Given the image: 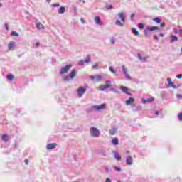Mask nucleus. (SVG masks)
Here are the masks:
<instances>
[{
	"label": "nucleus",
	"mask_w": 182,
	"mask_h": 182,
	"mask_svg": "<svg viewBox=\"0 0 182 182\" xmlns=\"http://www.w3.org/2000/svg\"><path fill=\"white\" fill-rule=\"evenodd\" d=\"M11 36H19V33H18L16 31L11 32Z\"/></svg>",
	"instance_id": "obj_37"
},
{
	"label": "nucleus",
	"mask_w": 182,
	"mask_h": 182,
	"mask_svg": "<svg viewBox=\"0 0 182 182\" xmlns=\"http://www.w3.org/2000/svg\"><path fill=\"white\" fill-rule=\"evenodd\" d=\"M76 76H77V70L73 69L70 73V75L64 77L63 80L64 82H70V80H73Z\"/></svg>",
	"instance_id": "obj_1"
},
{
	"label": "nucleus",
	"mask_w": 182,
	"mask_h": 182,
	"mask_svg": "<svg viewBox=\"0 0 182 182\" xmlns=\"http://www.w3.org/2000/svg\"><path fill=\"white\" fill-rule=\"evenodd\" d=\"M56 146H58L56 143L48 144L46 146V149L47 150H53V149H56Z\"/></svg>",
	"instance_id": "obj_12"
},
{
	"label": "nucleus",
	"mask_w": 182,
	"mask_h": 182,
	"mask_svg": "<svg viewBox=\"0 0 182 182\" xmlns=\"http://www.w3.org/2000/svg\"><path fill=\"white\" fill-rule=\"evenodd\" d=\"M178 79H182V74H179L176 76Z\"/></svg>",
	"instance_id": "obj_47"
},
{
	"label": "nucleus",
	"mask_w": 182,
	"mask_h": 182,
	"mask_svg": "<svg viewBox=\"0 0 182 182\" xmlns=\"http://www.w3.org/2000/svg\"><path fill=\"white\" fill-rule=\"evenodd\" d=\"M132 33H134V35H136V36L139 35V31L136 28H132Z\"/></svg>",
	"instance_id": "obj_29"
},
{
	"label": "nucleus",
	"mask_w": 182,
	"mask_h": 182,
	"mask_svg": "<svg viewBox=\"0 0 182 182\" xmlns=\"http://www.w3.org/2000/svg\"><path fill=\"white\" fill-rule=\"evenodd\" d=\"M120 90L123 92V93L128 95V96H132V93L129 92V88H127V87L121 86Z\"/></svg>",
	"instance_id": "obj_11"
},
{
	"label": "nucleus",
	"mask_w": 182,
	"mask_h": 182,
	"mask_svg": "<svg viewBox=\"0 0 182 182\" xmlns=\"http://www.w3.org/2000/svg\"><path fill=\"white\" fill-rule=\"evenodd\" d=\"M160 36H161V38L164 37V33H161Z\"/></svg>",
	"instance_id": "obj_57"
},
{
	"label": "nucleus",
	"mask_w": 182,
	"mask_h": 182,
	"mask_svg": "<svg viewBox=\"0 0 182 182\" xmlns=\"http://www.w3.org/2000/svg\"><path fill=\"white\" fill-rule=\"evenodd\" d=\"M96 79L97 80H99L100 82H101V80H102L103 79V77L102 75H97Z\"/></svg>",
	"instance_id": "obj_35"
},
{
	"label": "nucleus",
	"mask_w": 182,
	"mask_h": 182,
	"mask_svg": "<svg viewBox=\"0 0 182 182\" xmlns=\"http://www.w3.org/2000/svg\"><path fill=\"white\" fill-rule=\"evenodd\" d=\"M5 28L6 29V31H9V26H8V23L5 24Z\"/></svg>",
	"instance_id": "obj_46"
},
{
	"label": "nucleus",
	"mask_w": 182,
	"mask_h": 182,
	"mask_svg": "<svg viewBox=\"0 0 182 182\" xmlns=\"http://www.w3.org/2000/svg\"><path fill=\"white\" fill-rule=\"evenodd\" d=\"M115 25H117V26H122V27L124 26V24H123L122 21H120L119 20H117L115 21Z\"/></svg>",
	"instance_id": "obj_26"
},
{
	"label": "nucleus",
	"mask_w": 182,
	"mask_h": 182,
	"mask_svg": "<svg viewBox=\"0 0 182 182\" xmlns=\"http://www.w3.org/2000/svg\"><path fill=\"white\" fill-rule=\"evenodd\" d=\"M24 163H25V164H26V166H28V164H29V160L25 159Z\"/></svg>",
	"instance_id": "obj_44"
},
{
	"label": "nucleus",
	"mask_w": 182,
	"mask_h": 182,
	"mask_svg": "<svg viewBox=\"0 0 182 182\" xmlns=\"http://www.w3.org/2000/svg\"><path fill=\"white\" fill-rule=\"evenodd\" d=\"M65 6H61L58 10V14H65Z\"/></svg>",
	"instance_id": "obj_27"
},
{
	"label": "nucleus",
	"mask_w": 182,
	"mask_h": 182,
	"mask_svg": "<svg viewBox=\"0 0 182 182\" xmlns=\"http://www.w3.org/2000/svg\"><path fill=\"white\" fill-rule=\"evenodd\" d=\"M105 83H107V85H110V83H112V81L107 80L105 82Z\"/></svg>",
	"instance_id": "obj_50"
},
{
	"label": "nucleus",
	"mask_w": 182,
	"mask_h": 182,
	"mask_svg": "<svg viewBox=\"0 0 182 182\" xmlns=\"http://www.w3.org/2000/svg\"><path fill=\"white\" fill-rule=\"evenodd\" d=\"M135 100L134 97H129L127 100L125 101V105L127 106H132V107H134V106H136V103L134 102Z\"/></svg>",
	"instance_id": "obj_5"
},
{
	"label": "nucleus",
	"mask_w": 182,
	"mask_h": 182,
	"mask_svg": "<svg viewBox=\"0 0 182 182\" xmlns=\"http://www.w3.org/2000/svg\"><path fill=\"white\" fill-rule=\"evenodd\" d=\"M114 159L117 160V161H120L122 160V156L119 154V152L114 151Z\"/></svg>",
	"instance_id": "obj_17"
},
{
	"label": "nucleus",
	"mask_w": 182,
	"mask_h": 182,
	"mask_svg": "<svg viewBox=\"0 0 182 182\" xmlns=\"http://www.w3.org/2000/svg\"><path fill=\"white\" fill-rule=\"evenodd\" d=\"M111 90H114V88H112Z\"/></svg>",
	"instance_id": "obj_64"
},
{
	"label": "nucleus",
	"mask_w": 182,
	"mask_h": 182,
	"mask_svg": "<svg viewBox=\"0 0 182 182\" xmlns=\"http://www.w3.org/2000/svg\"><path fill=\"white\" fill-rule=\"evenodd\" d=\"M130 18H131V20L133 21V18H134V13H132V14L130 15Z\"/></svg>",
	"instance_id": "obj_45"
},
{
	"label": "nucleus",
	"mask_w": 182,
	"mask_h": 182,
	"mask_svg": "<svg viewBox=\"0 0 182 182\" xmlns=\"http://www.w3.org/2000/svg\"><path fill=\"white\" fill-rule=\"evenodd\" d=\"M72 69V64H68L62 67L60 70V75H66Z\"/></svg>",
	"instance_id": "obj_2"
},
{
	"label": "nucleus",
	"mask_w": 182,
	"mask_h": 182,
	"mask_svg": "<svg viewBox=\"0 0 182 182\" xmlns=\"http://www.w3.org/2000/svg\"><path fill=\"white\" fill-rule=\"evenodd\" d=\"M178 41V37L177 36L171 35V39H170V43H173V42H176Z\"/></svg>",
	"instance_id": "obj_18"
},
{
	"label": "nucleus",
	"mask_w": 182,
	"mask_h": 182,
	"mask_svg": "<svg viewBox=\"0 0 182 182\" xmlns=\"http://www.w3.org/2000/svg\"><path fill=\"white\" fill-rule=\"evenodd\" d=\"M94 21L96 25H99V26H103V22H102V21L100 20V16H96L94 18Z\"/></svg>",
	"instance_id": "obj_8"
},
{
	"label": "nucleus",
	"mask_w": 182,
	"mask_h": 182,
	"mask_svg": "<svg viewBox=\"0 0 182 182\" xmlns=\"http://www.w3.org/2000/svg\"><path fill=\"white\" fill-rule=\"evenodd\" d=\"M159 30V27L157 26H148L147 31H149V32H153V31H157Z\"/></svg>",
	"instance_id": "obj_21"
},
{
	"label": "nucleus",
	"mask_w": 182,
	"mask_h": 182,
	"mask_svg": "<svg viewBox=\"0 0 182 182\" xmlns=\"http://www.w3.org/2000/svg\"><path fill=\"white\" fill-rule=\"evenodd\" d=\"M105 107H106V105L102 104L100 105H93L92 109H94V110H96V112H99V110H103Z\"/></svg>",
	"instance_id": "obj_7"
},
{
	"label": "nucleus",
	"mask_w": 182,
	"mask_h": 182,
	"mask_svg": "<svg viewBox=\"0 0 182 182\" xmlns=\"http://www.w3.org/2000/svg\"><path fill=\"white\" fill-rule=\"evenodd\" d=\"M178 32V30H177V28H175V29H174V33H177Z\"/></svg>",
	"instance_id": "obj_54"
},
{
	"label": "nucleus",
	"mask_w": 182,
	"mask_h": 182,
	"mask_svg": "<svg viewBox=\"0 0 182 182\" xmlns=\"http://www.w3.org/2000/svg\"><path fill=\"white\" fill-rule=\"evenodd\" d=\"M167 80L169 82V83L168 84V87H170V86H171V82H173L172 81H171V77H169V78H168L167 79Z\"/></svg>",
	"instance_id": "obj_39"
},
{
	"label": "nucleus",
	"mask_w": 182,
	"mask_h": 182,
	"mask_svg": "<svg viewBox=\"0 0 182 182\" xmlns=\"http://www.w3.org/2000/svg\"><path fill=\"white\" fill-rule=\"evenodd\" d=\"M137 58L139 60H141V62H146V60H147V57L146 56H142L141 54H140V53H137Z\"/></svg>",
	"instance_id": "obj_14"
},
{
	"label": "nucleus",
	"mask_w": 182,
	"mask_h": 182,
	"mask_svg": "<svg viewBox=\"0 0 182 182\" xmlns=\"http://www.w3.org/2000/svg\"><path fill=\"white\" fill-rule=\"evenodd\" d=\"M84 64H85V60H80L78 62V66H83Z\"/></svg>",
	"instance_id": "obj_34"
},
{
	"label": "nucleus",
	"mask_w": 182,
	"mask_h": 182,
	"mask_svg": "<svg viewBox=\"0 0 182 182\" xmlns=\"http://www.w3.org/2000/svg\"><path fill=\"white\" fill-rule=\"evenodd\" d=\"M172 87L173 88V89H177V87L176 86V85H172Z\"/></svg>",
	"instance_id": "obj_56"
},
{
	"label": "nucleus",
	"mask_w": 182,
	"mask_h": 182,
	"mask_svg": "<svg viewBox=\"0 0 182 182\" xmlns=\"http://www.w3.org/2000/svg\"><path fill=\"white\" fill-rule=\"evenodd\" d=\"M52 0H47V2H50Z\"/></svg>",
	"instance_id": "obj_61"
},
{
	"label": "nucleus",
	"mask_w": 182,
	"mask_h": 182,
	"mask_svg": "<svg viewBox=\"0 0 182 182\" xmlns=\"http://www.w3.org/2000/svg\"><path fill=\"white\" fill-rule=\"evenodd\" d=\"M90 79H91L92 80H95L96 79V77H95V76H93V75H91V76H90Z\"/></svg>",
	"instance_id": "obj_49"
},
{
	"label": "nucleus",
	"mask_w": 182,
	"mask_h": 182,
	"mask_svg": "<svg viewBox=\"0 0 182 182\" xmlns=\"http://www.w3.org/2000/svg\"><path fill=\"white\" fill-rule=\"evenodd\" d=\"M16 46V42H15V41L10 42L8 45L9 50L14 49V48H15Z\"/></svg>",
	"instance_id": "obj_16"
},
{
	"label": "nucleus",
	"mask_w": 182,
	"mask_h": 182,
	"mask_svg": "<svg viewBox=\"0 0 182 182\" xmlns=\"http://www.w3.org/2000/svg\"><path fill=\"white\" fill-rule=\"evenodd\" d=\"M155 114H156V116H159V114H160V112L156 111V112H155Z\"/></svg>",
	"instance_id": "obj_53"
},
{
	"label": "nucleus",
	"mask_w": 182,
	"mask_h": 182,
	"mask_svg": "<svg viewBox=\"0 0 182 182\" xmlns=\"http://www.w3.org/2000/svg\"><path fill=\"white\" fill-rule=\"evenodd\" d=\"M90 60H91L90 55H87L85 57V60H84V62H85V63H89L90 62Z\"/></svg>",
	"instance_id": "obj_24"
},
{
	"label": "nucleus",
	"mask_w": 182,
	"mask_h": 182,
	"mask_svg": "<svg viewBox=\"0 0 182 182\" xmlns=\"http://www.w3.org/2000/svg\"><path fill=\"white\" fill-rule=\"evenodd\" d=\"M137 26L139 29H144V25L141 23H138Z\"/></svg>",
	"instance_id": "obj_32"
},
{
	"label": "nucleus",
	"mask_w": 182,
	"mask_h": 182,
	"mask_svg": "<svg viewBox=\"0 0 182 182\" xmlns=\"http://www.w3.org/2000/svg\"><path fill=\"white\" fill-rule=\"evenodd\" d=\"M14 75H7V79L8 80H10V82H12V80H14Z\"/></svg>",
	"instance_id": "obj_30"
},
{
	"label": "nucleus",
	"mask_w": 182,
	"mask_h": 182,
	"mask_svg": "<svg viewBox=\"0 0 182 182\" xmlns=\"http://www.w3.org/2000/svg\"><path fill=\"white\" fill-rule=\"evenodd\" d=\"M110 43L111 45H114V43H116V38L114 37H112L110 40Z\"/></svg>",
	"instance_id": "obj_31"
},
{
	"label": "nucleus",
	"mask_w": 182,
	"mask_h": 182,
	"mask_svg": "<svg viewBox=\"0 0 182 182\" xmlns=\"http://www.w3.org/2000/svg\"><path fill=\"white\" fill-rule=\"evenodd\" d=\"M127 166H133V158L129 155L126 159Z\"/></svg>",
	"instance_id": "obj_10"
},
{
	"label": "nucleus",
	"mask_w": 182,
	"mask_h": 182,
	"mask_svg": "<svg viewBox=\"0 0 182 182\" xmlns=\"http://www.w3.org/2000/svg\"><path fill=\"white\" fill-rule=\"evenodd\" d=\"M105 182H112V180H110V178H107L105 180Z\"/></svg>",
	"instance_id": "obj_51"
},
{
	"label": "nucleus",
	"mask_w": 182,
	"mask_h": 182,
	"mask_svg": "<svg viewBox=\"0 0 182 182\" xmlns=\"http://www.w3.org/2000/svg\"><path fill=\"white\" fill-rule=\"evenodd\" d=\"M165 26H166V23L164 22L161 23V28H163Z\"/></svg>",
	"instance_id": "obj_48"
},
{
	"label": "nucleus",
	"mask_w": 182,
	"mask_h": 182,
	"mask_svg": "<svg viewBox=\"0 0 182 182\" xmlns=\"http://www.w3.org/2000/svg\"><path fill=\"white\" fill-rule=\"evenodd\" d=\"M154 100V98L153 97H149L147 99H142V103L144 105H146V103H151Z\"/></svg>",
	"instance_id": "obj_13"
},
{
	"label": "nucleus",
	"mask_w": 182,
	"mask_h": 182,
	"mask_svg": "<svg viewBox=\"0 0 182 182\" xmlns=\"http://www.w3.org/2000/svg\"><path fill=\"white\" fill-rule=\"evenodd\" d=\"M178 119L180 122H182V112L178 114Z\"/></svg>",
	"instance_id": "obj_38"
},
{
	"label": "nucleus",
	"mask_w": 182,
	"mask_h": 182,
	"mask_svg": "<svg viewBox=\"0 0 182 182\" xmlns=\"http://www.w3.org/2000/svg\"><path fill=\"white\" fill-rule=\"evenodd\" d=\"M110 87V85H100L98 90L103 92V90H106V89H109Z\"/></svg>",
	"instance_id": "obj_15"
},
{
	"label": "nucleus",
	"mask_w": 182,
	"mask_h": 182,
	"mask_svg": "<svg viewBox=\"0 0 182 182\" xmlns=\"http://www.w3.org/2000/svg\"><path fill=\"white\" fill-rule=\"evenodd\" d=\"M77 93L78 95V97H82L85 93H86V87H80L77 90Z\"/></svg>",
	"instance_id": "obj_6"
},
{
	"label": "nucleus",
	"mask_w": 182,
	"mask_h": 182,
	"mask_svg": "<svg viewBox=\"0 0 182 182\" xmlns=\"http://www.w3.org/2000/svg\"><path fill=\"white\" fill-rule=\"evenodd\" d=\"M117 16L121 19L122 22H126V13L124 12H119L117 14Z\"/></svg>",
	"instance_id": "obj_9"
},
{
	"label": "nucleus",
	"mask_w": 182,
	"mask_h": 182,
	"mask_svg": "<svg viewBox=\"0 0 182 182\" xmlns=\"http://www.w3.org/2000/svg\"><path fill=\"white\" fill-rule=\"evenodd\" d=\"M147 31H149V30L145 31V35L146 36H147Z\"/></svg>",
	"instance_id": "obj_59"
},
{
	"label": "nucleus",
	"mask_w": 182,
	"mask_h": 182,
	"mask_svg": "<svg viewBox=\"0 0 182 182\" xmlns=\"http://www.w3.org/2000/svg\"><path fill=\"white\" fill-rule=\"evenodd\" d=\"M152 21H154V22H156V23H160L161 22V19L159 17L154 18Z\"/></svg>",
	"instance_id": "obj_28"
},
{
	"label": "nucleus",
	"mask_w": 182,
	"mask_h": 182,
	"mask_svg": "<svg viewBox=\"0 0 182 182\" xmlns=\"http://www.w3.org/2000/svg\"><path fill=\"white\" fill-rule=\"evenodd\" d=\"M111 143L112 144H113L114 146H117L119 145V139L117 138H114L111 140Z\"/></svg>",
	"instance_id": "obj_20"
},
{
	"label": "nucleus",
	"mask_w": 182,
	"mask_h": 182,
	"mask_svg": "<svg viewBox=\"0 0 182 182\" xmlns=\"http://www.w3.org/2000/svg\"><path fill=\"white\" fill-rule=\"evenodd\" d=\"M1 6H2V3H0V8H1Z\"/></svg>",
	"instance_id": "obj_62"
},
{
	"label": "nucleus",
	"mask_w": 182,
	"mask_h": 182,
	"mask_svg": "<svg viewBox=\"0 0 182 182\" xmlns=\"http://www.w3.org/2000/svg\"><path fill=\"white\" fill-rule=\"evenodd\" d=\"M117 132V128L113 127L109 130V134H112V136H113L114 133H116Z\"/></svg>",
	"instance_id": "obj_23"
},
{
	"label": "nucleus",
	"mask_w": 182,
	"mask_h": 182,
	"mask_svg": "<svg viewBox=\"0 0 182 182\" xmlns=\"http://www.w3.org/2000/svg\"><path fill=\"white\" fill-rule=\"evenodd\" d=\"M60 4L59 3H55V4H53V6L54 7V8H58V6H60Z\"/></svg>",
	"instance_id": "obj_42"
},
{
	"label": "nucleus",
	"mask_w": 182,
	"mask_h": 182,
	"mask_svg": "<svg viewBox=\"0 0 182 182\" xmlns=\"http://www.w3.org/2000/svg\"><path fill=\"white\" fill-rule=\"evenodd\" d=\"M105 8H106V9H109V10L113 9V6L109 5V4H107V5H105Z\"/></svg>",
	"instance_id": "obj_33"
},
{
	"label": "nucleus",
	"mask_w": 182,
	"mask_h": 182,
	"mask_svg": "<svg viewBox=\"0 0 182 182\" xmlns=\"http://www.w3.org/2000/svg\"><path fill=\"white\" fill-rule=\"evenodd\" d=\"M122 73L124 75V76H126L127 79H128V80H132V77H130V75H129V72L127 68H126V65H122Z\"/></svg>",
	"instance_id": "obj_4"
},
{
	"label": "nucleus",
	"mask_w": 182,
	"mask_h": 182,
	"mask_svg": "<svg viewBox=\"0 0 182 182\" xmlns=\"http://www.w3.org/2000/svg\"><path fill=\"white\" fill-rule=\"evenodd\" d=\"M173 85H174V82H171V86L173 87Z\"/></svg>",
	"instance_id": "obj_60"
},
{
	"label": "nucleus",
	"mask_w": 182,
	"mask_h": 182,
	"mask_svg": "<svg viewBox=\"0 0 182 182\" xmlns=\"http://www.w3.org/2000/svg\"><path fill=\"white\" fill-rule=\"evenodd\" d=\"M177 97H181L182 98V95H178Z\"/></svg>",
	"instance_id": "obj_58"
},
{
	"label": "nucleus",
	"mask_w": 182,
	"mask_h": 182,
	"mask_svg": "<svg viewBox=\"0 0 182 182\" xmlns=\"http://www.w3.org/2000/svg\"><path fill=\"white\" fill-rule=\"evenodd\" d=\"M154 38L157 41L159 39V36L155 35V36H154Z\"/></svg>",
	"instance_id": "obj_52"
},
{
	"label": "nucleus",
	"mask_w": 182,
	"mask_h": 182,
	"mask_svg": "<svg viewBox=\"0 0 182 182\" xmlns=\"http://www.w3.org/2000/svg\"><path fill=\"white\" fill-rule=\"evenodd\" d=\"M36 25L37 29H45V26H43L42 25V23H40V22H36Z\"/></svg>",
	"instance_id": "obj_22"
},
{
	"label": "nucleus",
	"mask_w": 182,
	"mask_h": 182,
	"mask_svg": "<svg viewBox=\"0 0 182 182\" xmlns=\"http://www.w3.org/2000/svg\"><path fill=\"white\" fill-rule=\"evenodd\" d=\"M105 173H107V174H109V173H110V169L107 167H105Z\"/></svg>",
	"instance_id": "obj_43"
},
{
	"label": "nucleus",
	"mask_w": 182,
	"mask_h": 182,
	"mask_svg": "<svg viewBox=\"0 0 182 182\" xmlns=\"http://www.w3.org/2000/svg\"><path fill=\"white\" fill-rule=\"evenodd\" d=\"M1 140L3 141H4L5 143H6V141H8V140H9V135H8V134H3L1 136Z\"/></svg>",
	"instance_id": "obj_19"
},
{
	"label": "nucleus",
	"mask_w": 182,
	"mask_h": 182,
	"mask_svg": "<svg viewBox=\"0 0 182 182\" xmlns=\"http://www.w3.org/2000/svg\"><path fill=\"white\" fill-rule=\"evenodd\" d=\"M39 45H40V43H39V42H37V43H36V46H39Z\"/></svg>",
	"instance_id": "obj_55"
},
{
	"label": "nucleus",
	"mask_w": 182,
	"mask_h": 182,
	"mask_svg": "<svg viewBox=\"0 0 182 182\" xmlns=\"http://www.w3.org/2000/svg\"><path fill=\"white\" fill-rule=\"evenodd\" d=\"M117 182H122V181L119 180V181H117Z\"/></svg>",
	"instance_id": "obj_63"
},
{
	"label": "nucleus",
	"mask_w": 182,
	"mask_h": 182,
	"mask_svg": "<svg viewBox=\"0 0 182 182\" xmlns=\"http://www.w3.org/2000/svg\"><path fill=\"white\" fill-rule=\"evenodd\" d=\"M90 132L92 137H99V136H100V131L96 127H92Z\"/></svg>",
	"instance_id": "obj_3"
},
{
	"label": "nucleus",
	"mask_w": 182,
	"mask_h": 182,
	"mask_svg": "<svg viewBox=\"0 0 182 182\" xmlns=\"http://www.w3.org/2000/svg\"><path fill=\"white\" fill-rule=\"evenodd\" d=\"M109 69L112 73H116V71L114 70V69H113V67L110 66Z\"/></svg>",
	"instance_id": "obj_41"
},
{
	"label": "nucleus",
	"mask_w": 182,
	"mask_h": 182,
	"mask_svg": "<svg viewBox=\"0 0 182 182\" xmlns=\"http://www.w3.org/2000/svg\"><path fill=\"white\" fill-rule=\"evenodd\" d=\"M113 169L115 170L116 171H118V173H120L122 171V168L120 166H112Z\"/></svg>",
	"instance_id": "obj_25"
},
{
	"label": "nucleus",
	"mask_w": 182,
	"mask_h": 182,
	"mask_svg": "<svg viewBox=\"0 0 182 182\" xmlns=\"http://www.w3.org/2000/svg\"><path fill=\"white\" fill-rule=\"evenodd\" d=\"M141 110V107L140 105H138L135 109H134V112H139Z\"/></svg>",
	"instance_id": "obj_36"
},
{
	"label": "nucleus",
	"mask_w": 182,
	"mask_h": 182,
	"mask_svg": "<svg viewBox=\"0 0 182 182\" xmlns=\"http://www.w3.org/2000/svg\"><path fill=\"white\" fill-rule=\"evenodd\" d=\"M97 66H99V63H95L92 67V69H96V68H97Z\"/></svg>",
	"instance_id": "obj_40"
}]
</instances>
